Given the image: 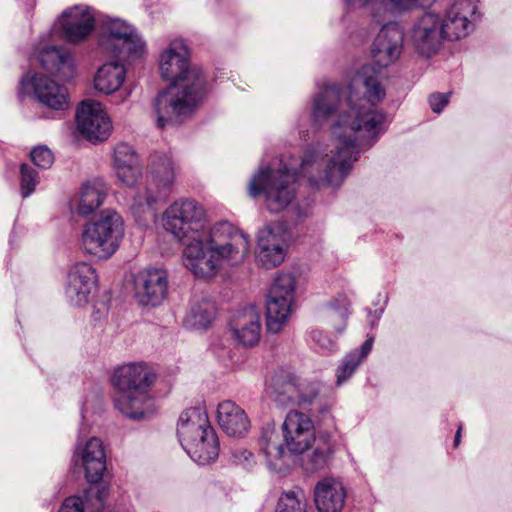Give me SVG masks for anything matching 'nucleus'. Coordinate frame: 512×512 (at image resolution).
I'll use <instances>...</instances> for the list:
<instances>
[{
	"label": "nucleus",
	"instance_id": "nucleus-1",
	"mask_svg": "<svg viewBox=\"0 0 512 512\" xmlns=\"http://www.w3.org/2000/svg\"><path fill=\"white\" fill-rule=\"evenodd\" d=\"M385 96L379 72L370 64L363 65L345 87L326 84L313 98L311 118L316 125H329L330 143L309 146L299 170L291 164L277 170L260 168L249 182V195L263 194L267 209L278 213L295 199L298 175L314 188L339 187L358 160L362 140L367 138L371 145L384 133L386 114L375 106Z\"/></svg>",
	"mask_w": 512,
	"mask_h": 512
},
{
	"label": "nucleus",
	"instance_id": "nucleus-2",
	"mask_svg": "<svg viewBox=\"0 0 512 512\" xmlns=\"http://www.w3.org/2000/svg\"><path fill=\"white\" fill-rule=\"evenodd\" d=\"M162 225L183 245V264L198 277H213L224 265H240L250 251L247 234L228 221L208 226L206 209L191 198L171 203Z\"/></svg>",
	"mask_w": 512,
	"mask_h": 512
},
{
	"label": "nucleus",
	"instance_id": "nucleus-3",
	"mask_svg": "<svg viewBox=\"0 0 512 512\" xmlns=\"http://www.w3.org/2000/svg\"><path fill=\"white\" fill-rule=\"evenodd\" d=\"M159 70L163 79L172 82L153 101L156 125L165 129L190 118L207 97L209 85L202 68L190 64L188 48L180 39L161 51Z\"/></svg>",
	"mask_w": 512,
	"mask_h": 512
},
{
	"label": "nucleus",
	"instance_id": "nucleus-4",
	"mask_svg": "<svg viewBox=\"0 0 512 512\" xmlns=\"http://www.w3.org/2000/svg\"><path fill=\"white\" fill-rule=\"evenodd\" d=\"M156 374L148 365L136 362L119 366L113 373L112 383L117 389L115 408L133 421L147 419L154 411V400L150 388Z\"/></svg>",
	"mask_w": 512,
	"mask_h": 512
},
{
	"label": "nucleus",
	"instance_id": "nucleus-5",
	"mask_svg": "<svg viewBox=\"0 0 512 512\" xmlns=\"http://www.w3.org/2000/svg\"><path fill=\"white\" fill-rule=\"evenodd\" d=\"M176 167L171 157L164 155L152 164L151 180L130 197L129 209L142 224L156 211V204L165 200L176 179Z\"/></svg>",
	"mask_w": 512,
	"mask_h": 512
},
{
	"label": "nucleus",
	"instance_id": "nucleus-6",
	"mask_svg": "<svg viewBox=\"0 0 512 512\" xmlns=\"http://www.w3.org/2000/svg\"><path fill=\"white\" fill-rule=\"evenodd\" d=\"M123 237L122 217L113 210H104L97 219L83 225L80 247L85 253L106 260L118 250Z\"/></svg>",
	"mask_w": 512,
	"mask_h": 512
},
{
	"label": "nucleus",
	"instance_id": "nucleus-7",
	"mask_svg": "<svg viewBox=\"0 0 512 512\" xmlns=\"http://www.w3.org/2000/svg\"><path fill=\"white\" fill-rule=\"evenodd\" d=\"M100 21V44L105 51L123 61H133L143 55L145 43L133 26L107 16Z\"/></svg>",
	"mask_w": 512,
	"mask_h": 512
},
{
	"label": "nucleus",
	"instance_id": "nucleus-8",
	"mask_svg": "<svg viewBox=\"0 0 512 512\" xmlns=\"http://www.w3.org/2000/svg\"><path fill=\"white\" fill-rule=\"evenodd\" d=\"M296 279L290 273L278 275L266 300V327L270 333H279L286 325L295 300Z\"/></svg>",
	"mask_w": 512,
	"mask_h": 512
},
{
	"label": "nucleus",
	"instance_id": "nucleus-9",
	"mask_svg": "<svg viewBox=\"0 0 512 512\" xmlns=\"http://www.w3.org/2000/svg\"><path fill=\"white\" fill-rule=\"evenodd\" d=\"M441 14L433 11L424 12L413 22L410 39L415 51L426 58L436 55L445 41Z\"/></svg>",
	"mask_w": 512,
	"mask_h": 512
},
{
	"label": "nucleus",
	"instance_id": "nucleus-10",
	"mask_svg": "<svg viewBox=\"0 0 512 512\" xmlns=\"http://www.w3.org/2000/svg\"><path fill=\"white\" fill-rule=\"evenodd\" d=\"M288 232L282 223H270L257 233L256 263L272 269L283 263L288 249Z\"/></svg>",
	"mask_w": 512,
	"mask_h": 512
},
{
	"label": "nucleus",
	"instance_id": "nucleus-11",
	"mask_svg": "<svg viewBox=\"0 0 512 512\" xmlns=\"http://www.w3.org/2000/svg\"><path fill=\"white\" fill-rule=\"evenodd\" d=\"M321 382L302 378L293 372H286L277 378L275 400L280 405H297L307 407L318 398Z\"/></svg>",
	"mask_w": 512,
	"mask_h": 512
},
{
	"label": "nucleus",
	"instance_id": "nucleus-12",
	"mask_svg": "<svg viewBox=\"0 0 512 512\" xmlns=\"http://www.w3.org/2000/svg\"><path fill=\"white\" fill-rule=\"evenodd\" d=\"M20 94L33 96L44 106L53 110L62 111L69 106L66 87L38 72H28L21 78Z\"/></svg>",
	"mask_w": 512,
	"mask_h": 512
},
{
	"label": "nucleus",
	"instance_id": "nucleus-13",
	"mask_svg": "<svg viewBox=\"0 0 512 512\" xmlns=\"http://www.w3.org/2000/svg\"><path fill=\"white\" fill-rule=\"evenodd\" d=\"M447 41H456L472 33L481 18L478 0H455L441 15Z\"/></svg>",
	"mask_w": 512,
	"mask_h": 512
},
{
	"label": "nucleus",
	"instance_id": "nucleus-14",
	"mask_svg": "<svg viewBox=\"0 0 512 512\" xmlns=\"http://www.w3.org/2000/svg\"><path fill=\"white\" fill-rule=\"evenodd\" d=\"M77 129L92 143L106 140L111 132L110 118L100 102L86 99L81 102L76 112Z\"/></svg>",
	"mask_w": 512,
	"mask_h": 512
},
{
	"label": "nucleus",
	"instance_id": "nucleus-15",
	"mask_svg": "<svg viewBox=\"0 0 512 512\" xmlns=\"http://www.w3.org/2000/svg\"><path fill=\"white\" fill-rule=\"evenodd\" d=\"M97 20L95 9L78 4L65 9L58 17L56 25L61 29L67 42L79 43L89 37Z\"/></svg>",
	"mask_w": 512,
	"mask_h": 512
},
{
	"label": "nucleus",
	"instance_id": "nucleus-16",
	"mask_svg": "<svg viewBox=\"0 0 512 512\" xmlns=\"http://www.w3.org/2000/svg\"><path fill=\"white\" fill-rule=\"evenodd\" d=\"M403 43L404 32L398 22L383 24L371 47L375 65L382 69L394 64L403 51Z\"/></svg>",
	"mask_w": 512,
	"mask_h": 512
},
{
	"label": "nucleus",
	"instance_id": "nucleus-17",
	"mask_svg": "<svg viewBox=\"0 0 512 512\" xmlns=\"http://www.w3.org/2000/svg\"><path fill=\"white\" fill-rule=\"evenodd\" d=\"M282 431L286 448L293 456L303 454L316 441L311 418L298 410L287 413Z\"/></svg>",
	"mask_w": 512,
	"mask_h": 512
},
{
	"label": "nucleus",
	"instance_id": "nucleus-18",
	"mask_svg": "<svg viewBox=\"0 0 512 512\" xmlns=\"http://www.w3.org/2000/svg\"><path fill=\"white\" fill-rule=\"evenodd\" d=\"M259 454L263 457L269 470L275 472L286 471L291 463V454L281 435L273 423H267L261 429L258 440Z\"/></svg>",
	"mask_w": 512,
	"mask_h": 512
},
{
	"label": "nucleus",
	"instance_id": "nucleus-19",
	"mask_svg": "<svg viewBox=\"0 0 512 512\" xmlns=\"http://www.w3.org/2000/svg\"><path fill=\"white\" fill-rule=\"evenodd\" d=\"M96 269L87 262L73 264L67 275L65 296L74 306L88 303L89 296L97 285Z\"/></svg>",
	"mask_w": 512,
	"mask_h": 512
},
{
	"label": "nucleus",
	"instance_id": "nucleus-20",
	"mask_svg": "<svg viewBox=\"0 0 512 512\" xmlns=\"http://www.w3.org/2000/svg\"><path fill=\"white\" fill-rule=\"evenodd\" d=\"M167 273L161 268H146L134 278L135 297L142 305L157 306L167 295Z\"/></svg>",
	"mask_w": 512,
	"mask_h": 512
},
{
	"label": "nucleus",
	"instance_id": "nucleus-21",
	"mask_svg": "<svg viewBox=\"0 0 512 512\" xmlns=\"http://www.w3.org/2000/svg\"><path fill=\"white\" fill-rule=\"evenodd\" d=\"M230 328L236 341L252 347L259 342L261 335V314L255 306H248L238 311L231 320Z\"/></svg>",
	"mask_w": 512,
	"mask_h": 512
},
{
	"label": "nucleus",
	"instance_id": "nucleus-22",
	"mask_svg": "<svg viewBox=\"0 0 512 512\" xmlns=\"http://www.w3.org/2000/svg\"><path fill=\"white\" fill-rule=\"evenodd\" d=\"M346 496L343 483L334 477H325L314 487V502L318 512H341Z\"/></svg>",
	"mask_w": 512,
	"mask_h": 512
},
{
	"label": "nucleus",
	"instance_id": "nucleus-23",
	"mask_svg": "<svg viewBox=\"0 0 512 512\" xmlns=\"http://www.w3.org/2000/svg\"><path fill=\"white\" fill-rule=\"evenodd\" d=\"M350 301L345 294H338L321 306L317 313V324L335 331V337L344 333L349 317Z\"/></svg>",
	"mask_w": 512,
	"mask_h": 512
},
{
	"label": "nucleus",
	"instance_id": "nucleus-24",
	"mask_svg": "<svg viewBox=\"0 0 512 512\" xmlns=\"http://www.w3.org/2000/svg\"><path fill=\"white\" fill-rule=\"evenodd\" d=\"M435 0H345L347 6H359L370 10L372 19L381 24L389 8L404 13L415 9L431 6Z\"/></svg>",
	"mask_w": 512,
	"mask_h": 512
},
{
	"label": "nucleus",
	"instance_id": "nucleus-25",
	"mask_svg": "<svg viewBox=\"0 0 512 512\" xmlns=\"http://www.w3.org/2000/svg\"><path fill=\"white\" fill-rule=\"evenodd\" d=\"M208 429H213L205 407H191L183 411L177 424V435L181 446L207 435Z\"/></svg>",
	"mask_w": 512,
	"mask_h": 512
},
{
	"label": "nucleus",
	"instance_id": "nucleus-26",
	"mask_svg": "<svg viewBox=\"0 0 512 512\" xmlns=\"http://www.w3.org/2000/svg\"><path fill=\"white\" fill-rule=\"evenodd\" d=\"M37 59L44 70L63 80L68 81L75 74L74 58L62 47L44 46L39 49Z\"/></svg>",
	"mask_w": 512,
	"mask_h": 512
},
{
	"label": "nucleus",
	"instance_id": "nucleus-27",
	"mask_svg": "<svg viewBox=\"0 0 512 512\" xmlns=\"http://www.w3.org/2000/svg\"><path fill=\"white\" fill-rule=\"evenodd\" d=\"M77 455L87 481L90 483L99 482L106 470V455L102 441L97 437L90 438L83 447L78 448Z\"/></svg>",
	"mask_w": 512,
	"mask_h": 512
},
{
	"label": "nucleus",
	"instance_id": "nucleus-28",
	"mask_svg": "<svg viewBox=\"0 0 512 512\" xmlns=\"http://www.w3.org/2000/svg\"><path fill=\"white\" fill-rule=\"evenodd\" d=\"M217 421L220 428L233 437H242L250 429L246 412L231 400H223L217 405Z\"/></svg>",
	"mask_w": 512,
	"mask_h": 512
},
{
	"label": "nucleus",
	"instance_id": "nucleus-29",
	"mask_svg": "<svg viewBox=\"0 0 512 512\" xmlns=\"http://www.w3.org/2000/svg\"><path fill=\"white\" fill-rule=\"evenodd\" d=\"M182 448L199 465L209 464L219 455V441L214 429H208L207 435L192 441L190 445H183Z\"/></svg>",
	"mask_w": 512,
	"mask_h": 512
},
{
	"label": "nucleus",
	"instance_id": "nucleus-30",
	"mask_svg": "<svg viewBox=\"0 0 512 512\" xmlns=\"http://www.w3.org/2000/svg\"><path fill=\"white\" fill-rule=\"evenodd\" d=\"M126 76V69L120 62L113 61L103 64L94 77L95 89L109 95L119 90Z\"/></svg>",
	"mask_w": 512,
	"mask_h": 512
},
{
	"label": "nucleus",
	"instance_id": "nucleus-31",
	"mask_svg": "<svg viewBox=\"0 0 512 512\" xmlns=\"http://www.w3.org/2000/svg\"><path fill=\"white\" fill-rule=\"evenodd\" d=\"M215 318V306L207 299H193L184 318V325L192 330H205Z\"/></svg>",
	"mask_w": 512,
	"mask_h": 512
},
{
	"label": "nucleus",
	"instance_id": "nucleus-32",
	"mask_svg": "<svg viewBox=\"0 0 512 512\" xmlns=\"http://www.w3.org/2000/svg\"><path fill=\"white\" fill-rule=\"evenodd\" d=\"M373 341L374 338L369 337L359 349L351 351L340 360L335 374L337 386H341L354 375L359 365L371 352Z\"/></svg>",
	"mask_w": 512,
	"mask_h": 512
},
{
	"label": "nucleus",
	"instance_id": "nucleus-33",
	"mask_svg": "<svg viewBox=\"0 0 512 512\" xmlns=\"http://www.w3.org/2000/svg\"><path fill=\"white\" fill-rule=\"evenodd\" d=\"M107 195L106 184L95 180L84 184L80 190L77 213L81 216H88L99 208Z\"/></svg>",
	"mask_w": 512,
	"mask_h": 512
},
{
	"label": "nucleus",
	"instance_id": "nucleus-34",
	"mask_svg": "<svg viewBox=\"0 0 512 512\" xmlns=\"http://www.w3.org/2000/svg\"><path fill=\"white\" fill-rule=\"evenodd\" d=\"M316 445L302 462L303 468L307 472H316L326 468L333 456V445L329 439H316Z\"/></svg>",
	"mask_w": 512,
	"mask_h": 512
},
{
	"label": "nucleus",
	"instance_id": "nucleus-35",
	"mask_svg": "<svg viewBox=\"0 0 512 512\" xmlns=\"http://www.w3.org/2000/svg\"><path fill=\"white\" fill-rule=\"evenodd\" d=\"M312 343L323 352L333 353L338 350L335 331L320 326L313 327L309 332Z\"/></svg>",
	"mask_w": 512,
	"mask_h": 512
},
{
	"label": "nucleus",
	"instance_id": "nucleus-36",
	"mask_svg": "<svg viewBox=\"0 0 512 512\" xmlns=\"http://www.w3.org/2000/svg\"><path fill=\"white\" fill-rule=\"evenodd\" d=\"M306 497L300 489L284 492L278 500L276 512H306Z\"/></svg>",
	"mask_w": 512,
	"mask_h": 512
},
{
	"label": "nucleus",
	"instance_id": "nucleus-37",
	"mask_svg": "<svg viewBox=\"0 0 512 512\" xmlns=\"http://www.w3.org/2000/svg\"><path fill=\"white\" fill-rule=\"evenodd\" d=\"M39 184L38 172L30 165H20V194L22 198H28L33 194Z\"/></svg>",
	"mask_w": 512,
	"mask_h": 512
},
{
	"label": "nucleus",
	"instance_id": "nucleus-38",
	"mask_svg": "<svg viewBox=\"0 0 512 512\" xmlns=\"http://www.w3.org/2000/svg\"><path fill=\"white\" fill-rule=\"evenodd\" d=\"M117 178L128 187L134 186L142 177V166L140 161L132 162L127 166H120L115 169Z\"/></svg>",
	"mask_w": 512,
	"mask_h": 512
},
{
	"label": "nucleus",
	"instance_id": "nucleus-39",
	"mask_svg": "<svg viewBox=\"0 0 512 512\" xmlns=\"http://www.w3.org/2000/svg\"><path fill=\"white\" fill-rule=\"evenodd\" d=\"M139 161L138 155L134 151L133 147L126 144L121 143L116 146L114 150V167L119 168L120 166H127L132 162Z\"/></svg>",
	"mask_w": 512,
	"mask_h": 512
},
{
	"label": "nucleus",
	"instance_id": "nucleus-40",
	"mask_svg": "<svg viewBox=\"0 0 512 512\" xmlns=\"http://www.w3.org/2000/svg\"><path fill=\"white\" fill-rule=\"evenodd\" d=\"M32 162L41 169H48L54 162L52 151L45 145H39L30 152Z\"/></svg>",
	"mask_w": 512,
	"mask_h": 512
},
{
	"label": "nucleus",
	"instance_id": "nucleus-41",
	"mask_svg": "<svg viewBox=\"0 0 512 512\" xmlns=\"http://www.w3.org/2000/svg\"><path fill=\"white\" fill-rule=\"evenodd\" d=\"M449 93H435L429 97V105L433 112L439 114L443 111L444 107L449 103Z\"/></svg>",
	"mask_w": 512,
	"mask_h": 512
},
{
	"label": "nucleus",
	"instance_id": "nucleus-42",
	"mask_svg": "<svg viewBox=\"0 0 512 512\" xmlns=\"http://www.w3.org/2000/svg\"><path fill=\"white\" fill-rule=\"evenodd\" d=\"M59 512H84V504L80 497H68L62 504Z\"/></svg>",
	"mask_w": 512,
	"mask_h": 512
},
{
	"label": "nucleus",
	"instance_id": "nucleus-43",
	"mask_svg": "<svg viewBox=\"0 0 512 512\" xmlns=\"http://www.w3.org/2000/svg\"><path fill=\"white\" fill-rule=\"evenodd\" d=\"M461 433H462V425H460L456 431L455 438H454V446L457 447L460 443L461 439Z\"/></svg>",
	"mask_w": 512,
	"mask_h": 512
},
{
	"label": "nucleus",
	"instance_id": "nucleus-44",
	"mask_svg": "<svg viewBox=\"0 0 512 512\" xmlns=\"http://www.w3.org/2000/svg\"><path fill=\"white\" fill-rule=\"evenodd\" d=\"M241 455L246 461L250 460L253 456V454L247 450L242 451Z\"/></svg>",
	"mask_w": 512,
	"mask_h": 512
},
{
	"label": "nucleus",
	"instance_id": "nucleus-45",
	"mask_svg": "<svg viewBox=\"0 0 512 512\" xmlns=\"http://www.w3.org/2000/svg\"><path fill=\"white\" fill-rule=\"evenodd\" d=\"M328 411H329V406H328V405H324V406H322V407L319 409V413H321V414H324V413H326V412H328Z\"/></svg>",
	"mask_w": 512,
	"mask_h": 512
},
{
	"label": "nucleus",
	"instance_id": "nucleus-46",
	"mask_svg": "<svg viewBox=\"0 0 512 512\" xmlns=\"http://www.w3.org/2000/svg\"><path fill=\"white\" fill-rule=\"evenodd\" d=\"M97 498H98L99 500H102V491H99V492H98Z\"/></svg>",
	"mask_w": 512,
	"mask_h": 512
}]
</instances>
